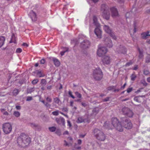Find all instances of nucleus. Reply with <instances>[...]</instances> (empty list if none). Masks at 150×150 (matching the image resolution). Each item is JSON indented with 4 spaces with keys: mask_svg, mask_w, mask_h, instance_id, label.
I'll list each match as a JSON object with an SVG mask.
<instances>
[{
    "mask_svg": "<svg viewBox=\"0 0 150 150\" xmlns=\"http://www.w3.org/2000/svg\"><path fill=\"white\" fill-rule=\"evenodd\" d=\"M17 140L18 145L22 147H25L28 145L30 141V138L25 135H21L18 138Z\"/></svg>",
    "mask_w": 150,
    "mask_h": 150,
    "instance_id": "1",
    "label": "nucleus"
},
{
    "mask_svg": "<svg viewBox=\"0 0 150 150\" xmlns=\"http://www.w3.org/2000/svg\"><path fill=\"white\" fill-rule=\"evenodd\" d=\"M93 24L96 27L95 29L94 33L98 38H101L102 31L100 29V24L98 22L97 18L96 16H93Z\"/></svg>",
    "mask_w": 150,
    "mask_h": 150,
    "instance_id": "2",
    "label": "nucleus"
},
{
    "mask_svg": "<svg viewBox=\"0 0 150 150\" xmlns=\"http://www.w3.org/2000/svg\"><path fill=\"white\" fill-rule=\"evenodd\" d=\"M101 11L103 18L106 20H108L110 16L108 7L105 4H102L101 6Z\"/></svg>",
    "mask_w": 150,
    "mask_h": 150,
    "instance_id": "3",
    "label": "nucleus"
},
{
    "mask_svg": "<svg viewBox=\"0 0 150 150\" xmlns=\"http://www.w3.org/2000/svg\"><path fill=\"white\" fill-rule=\"evenodd\" d=\"M93 133L94 136L98 140L103 141L105 139V134L100 130L97 129H95L93 131Z\"/></svg>",
    "mask_w": 150,
    "mask_h": 150,
    "instance_id": "4",
    "label": "nucleus"
},
{
    "mask_svg": "<svg viewBox=\"0 0 150 150\" xmlns=\"http://www.w3.org/2000/svg\"><path fill=\"white\" fill-rule=\"evenodd\" d=\"M103 74L102 71L99 68H96L93 71V77L97 80H100L102 78Z\"/></svg>",
    "mask_w": 150,
    "mask_h": 150,
    "instance_id": "5",
    "label": "nucleus"
},
{
    "mask_svg": "<svg viewBox=\"0 0 150 150\" xmlns=\"http://www.w3.org/2000/svg\"><path fill=\"white\" fill-rule=\"evenodd\" d=\"M121 125H122V126L123 127L128 129H131L132 126L130 120L126 118H122L121 119Z\"/></svg>",
    "mask_w": 150,
    "mask_h": 150,
    "instance_id": "6",
    "label": "nucleus"
},
{
    "mask_svg": "<svg viewBox=\"0 0 150 150\" xmlns=\"http://www.w3.org/2000/svg\"><path fill=\"white\" fill-rule=\"evenodd\" d=\"M112 124L113 126L118 131L120 132L123 131V127L121 125V124L119 123V121L117 118H112Z\"/></svg>",
    "mask_w": 150,
    "mask_h": 150,
    "instance_id": "7",
    "label": "nucleus"
},
{
    "mask_svg": "<svg viewBox=\"0 0 150 150\" xmlns=\"http://www.w3.org/2000/svg\"><path fill=\"white\" fill-rule=\"evenodd\" d=\"M103 29L108 34L110 35L114 40H116V37L114 33L112 31L111 29L108 25H105L103 27Z\"/></svg>",
    "mask_w": 150,
    "mask_h": 150,
    "instance_id": "8",
    "label": "nucleus"
},
{
    "mask_svg": "<svg viewBox=\"0 0 150 150\" xmlns=\"http://www.w3.org/2000/svg\"><path fill=\"white\" fill-rule=\"evenodd\" d=\"M3 129L6 134L9 133L12 130V126L10 124L7 123L3 125Z\"/></svg>",
    "mask_w": 150,
    "mask_h": 150,
    "instance_id": "9",
    "label": "nucleus"
},
{
    "mask_svg": "<svg viewBox=\"0 0 150 150\" xmlns=\"http://www.w3.org/2000/svg\"><path fill=\"white\" fill-rule=\"evenodd\" d=\"M123 113L129 117H132L133 115L132 111L127 108H123L122 109Z\"/></svg>",
    "mask_w": 150,
    "mask_h": 150,
    "instance_id": "10",
    "label": "nucleus"
},
{
    "mask_svg": "<svg viewBox=\"0 0 150 150\" xmlns=\"http://www.w3.org/2000/svg\"><path fill=\"white\" fill-rule=\"evenodd\" d=\"M107 52V50L105 47H99L97 52V54L99 57H102Z\"/></svg>",
    "mask_w": 150,
    "mask_h": 150,
    "instance_id": "11",
    "label": "nucleus"
},
{
    "mask_svg": "<svg viewBox=\"0 0 150 150\" xmlns=\"http://www.w3.org/2000/svg\"><path fill=\"white\" fill-rule=\"evenodd\" d=\"M90 46V42L87 40H85L81 43L80 47L84 49L87 48Z\"/></svg>",
    "mask_w": 150,
    "mask_h": 150,
    "instance_id": "12",
    "label": "nucleus"
},
{
    "mask_svg": "<svg viewBox=\"0 0 150 150\" xmlns=\"http://www.w3.org/2000/svg\"><path fill=\"white\" fill-rule=\"evenodd\" d=\"M102 61L104 64H108L110 63L111 59L108 56L105 55L102 57Z\"/></svg>",
    "mask_w": 150,
    "mask_h": 150,
    "instance_id": "13",
    "label": "nucleus"
},
{
    "mask_svg": "<svg viewBox=\"0 0 150 150\" xmlns=\"http://www.w3.org/2000/svg\"><path fill=\"white\" fill-rule=\"evenodd\" d=\"M116 51L119 53L124 54L126 53V49L122 46L120 45L117 47L116 50Z\"/></svg>",
    "mask_w": 150,
    "mask_h": 150,
    "instance_id": "14",
    "label": "nucleus"
},
{
    "mask_svg": "<svg viewBox=\"0 0 150 150\" xmlns=\"http://www.w3.org/2000/svg\"><path fill=\"white\" fill-rule=\"evenodd\" d=\"M77 122L78 123H81L82 122L89 123V121L86 117H78Z\"/></svg>",
    "mask_w": 150,
    "mask_h": 150,
    "instance_id": "15",
    "label": "nucleus"
},
{
    "mask_svg": "<svg viewBox=\"0 0 150 150\" xmlns=\"http://www.w3.org/2000/svg\"><path fill=\"white\" fill-rule=\"evenodd\" d=\"M29 15L33 21H35L37 20L36 14L35 12L32 10L31 11L29 14Z\"/></svg>",
    "mask_w": 150,
    "mask_h": 150,
    "instance_id": "16",
    "label": "nucleus"
},
{
    "mask_svg": "<svg viewBox=\"0 0 150 150\" xmlns=\"http://www.w3.org/2000/svg\"><path fill=\"white\" fill-rule=\"evenodd\" d=\"M110 10L112 13V16L113 17L118 16V13L117 9L114 7L111 8Z\"/></svg>",
    "mask_w": 150,
    "mask_h": 150,
    "instance_id": "17",
    "label": "nucleus"
},
{
    "mask_svg": "<svg viewBox=\"0 0 150 150\" xmlns=\"http://www.w3.org/2000/svg\"><path fill=\"white\" fill-rule=\"evenodd\" d=\"M105 44L109 47H111L112 46V42L110 39L106 38L105 39Z\"/></svg>",
    "mask_w": 150,
    "mask_h": 150,
    "instance_id": "18",
    "label": "nucleus"
},
{
    "mask_svg": "<svg viewBox=\"0 0 150 150\" xmlns=\"http://www.w3.org/2000/svg\"><path fill=\"white\" fill-rule=\"evenodd\" d=\"M56 121L58 124H62L63 125H64L65 124V120L63 117L57 118L56 119Z\"/></svg>",
    "mask_w": 150,
    "mask_h": 150,
    "instance_id": "19",
    "label": "nucleus"
},
{
    "mask_svg": "<svg viewBox=\"0 0 150 150\" xmlns=\"http://www.w3.org/2000/svg\"><path fill=\"white\" fill-rule=\"evenodd\" d=\"M52 61L54 62V65L56 67H59L60 64V62L59 60L57 58L53 57L52 58Z\"/></svg>",
    "mask_w": 150,
    "mask_h": 150,
    "instance_id": "20",
    "label": "nucleus"
},
{
    "mask_svg": "<svg viewBox=\"0 0 150 150\" xmlns=\"http://www.w3.org/2000/svg\"><path fill=\"white\" fill-rule=\"evenodd\" d=\"M54 102L59 105L61 103V102L59 99L57 97L54 98L53 99Z\"/></svg>",
    "mask_w": 150,
    "mask_h": 150,
    "instance_id": "21",
    "label": "nucleus"
},
{
    "mask_svg": "<svg viewBox=\"0 0 150 150\" xmlns=\"http://www.w3.org/2000/svg\"><path fill=\"white\" fill-rule=\"evenodd\" d=\"M5 40V38L4 37L0 36V47L3 45Z\"/></svg>",
    "mask_w": 150,
    "mask_h": 150,
    "instance_id": "22",
    "label": "nucleus"
},
{
    "mask_svg": "<svg viewBox=\"0 0 150 150\" xmlns=\"http://www.w3.org/2000/svg\"><path fill=\"white\" fill-rule=\"evenodd\" d=\"M37 76V77H43L44 76V74H42L41 71H39V70L36 71Z\"/></svg>",
    "mask_w": 150,
    "mask_h": 150,
    "instance_id": "23",
    "label": "nucleus"
},
{
    "mask_svg": "<svg viewBox=\"0 0 150 150\" xmlns=\"http://www.w3.org/2000/svg\"><path fill=\"white\" fill-rule=\"evenodd\" d=\"M16 40L15 36L13 35L11 39V40L10 41V43H16Z\"/></svg>",
    "mask_w": 150,
    "mask_h": 150,
    "instance_id": "24",
    "label": "nucleus"
},
{
    "mask_svg": "<svg viewBox=\"0 0 150 150\" xmlns=\"http://www.w3.org/2000/svg\"><path fill=\"white\" fill-rule=\"evenodd\" d=\"M136 77L137 76L135 75L134 72L131 76V80L132 81H134Z\"/></svg>",
    "mask_w": 150,
    "mask_h": 150,
    "instance_id": "25",
    "label": "nucleus"
},
{
    "mask_svg": "<svg viewBox=\"0 0 150 150\" xmlns=\"http://www.w3.org/2000/svg\"><path fill=\"white\" fill-rule=\"evenodd\" d=\"M139 57L140 59H142L143 57V52H142L139 49Z\"/></svg>",
    "mask_w": 150,
    "mask_h": 150,
    "instance_id": "26",
    "label": "nucleus"
},
{
    "mask_svg": "<svg viewBox=\"0 0 150 150\" xmlns=\"http://www.w3.org/2000/svg\"><path fill=\"white\" fill-rule=\"evenodd\" d=\"M56 129V128L54 127H49V130L51 132H54Z\"/></svg>",
    "mask_w": 150,
    "mask_h": 150,
    "instance_id": "27",
    "label": "nucleus"
},
{
    "mask_svg": "<svg viewBox=\"0 0 150 150\" xmlns=\"http://www.w3.org/2000/svg\"><path fill=\"white\" fill-rule=\"evenodd\" d=\"M64 145L65 146H71L72 145V143L70 142L69 143H68L65 140H64Z\"/></svg>",
    "mask_w": 150,
    "mask_h": 150,
    "instance_id": "28",
    "label": "nucleus"
},
{
    "mask_svg": "<svg viewBox=\"0 0 150 150\" xmlns=\"http://www.w3.org/2000/svg\"><path fill=\"white\" fill-rule=\"evenodd\" d=\"M19 93V91L17 89H15L13 92V94L14 96H16Z\"/></svg>",
    "mask_w": 150,
    "mask_h": 150,
    "instance_id": "29",
    "label": "nucleus"
},
{
    "mask_svg": "<svg viewBox=\"0 0 150 150\" xmlns=\"http://www.w3.org/2000/svg\"><path fill=\"white\" fill-rule=\"evenodd\" d=\"M13 115L16 117H18L20 115V113L18 111H15L14 112Z\"/></svg>",
    "mask_w": 150,
    "mask_h": 150,
    "instance_id": "30",
    "label": "nucleus"
},
{
    "mask_svg": "<svg viewBox=\"0 0 150 150\" xmlns=\"http://www.w3.org/2000/svg\"><path fill=\"white\" fill-rule=\"evenodd\" d=\"M59 111L57 110L53 112L52 114L53 115L55 116H57L59 115Z\"/></svg>",
    "mask_w": 150,
    "mask_h": 150,
    "instance_id": "31",
    "label": "nucleus"
},
{
    "mask_svg": "<svg viewBox=\"0 0 150 150\" xmlns=\"http://www.w3.org/2000/svg\"><path fill=\"white\" fill-rule=\"evenodd\" d=\"M104 126L105 128H108V129H110L112 128L110 127L108 125V123L107 122H105V123L104 124Z\"/></svg>",
    "mask_w": 150,
    "mask_h": 150,
    "instance_id": "32",
    "label": "nucleus"
},
{
    "mask_svg": "<svg viewBox=\"0 0 150 150\" xmlns=\"http://www.w3.org/2000/svg\"><path fill=\"white\" fill-rule=\"evenodd\" d=\"M149 71L148 70L144 69V74L145 75H147L149 74Z\"/></svg>",
    "mask_w": 150,
    "mask_h": 150,
    "instance_id": "33",
    "label": "nucleus"
},
{
    "mask_svg": "<svg viewBox=\"0 0 150 150\" xmlns=\"http://www.w3.org/2000/svg\"><path fill=\"white\" fill-rule=\"evenodd\" d=\"M75 95L76 96L79 98H80L81 97V95L80 93H79L78 92L76 91L75 93Z\"/></svg>",
    "mask_w": 150,
    "mask_h": 150,
    "instance_id": "34",
    "label": "nucleus"
},
{
    "mask_svg": "<svg viewBox=\"0 0 150 150\" xmlns=\"http://www.w3.org/2000/svg\"><path fill=\"white\" fill-rule=\"evenodd\" d=\"M38 79H35L32 81V83L33 84L35 85L38 82Z\"/></svg>",
    "mask_w": 150,
    "mask_h": 150,
    "instance_id": "35",
    "label": "nucleus"
},
{
    "mask_svg": "<svg viewBox=\"0 0 150 150\" xmlns=\"http://www.w3.org/2000/svg\"><path fill=\"white\" fill-rule=\"evenodd\" d=\"M131 12H127L126 15V18L127 19L129 17H130L131 15Z\"/></svg>",
    "mask_w": 150,
    "mask_h": 150,
    "instance_id": "36",
    "label": "nucleus"
},
{
    "mask_svg": "<svg viewBox=\"0 0 150 150\" xmlns=\"http://www.w3.org/2000/svg\"><path fill=\"white\" fill-rule=\"evenodd\" d=\"M141 83L145 86H146L147 85V83L146 82L145 80H142L141 81Z\"/></svg>",
    "mask_w": 150,
    "mask_h": 150,
    "instance_id": "37",
    "label": "nucleus"
},
{
    "mask_svg": "<svg viewBox=\"0 0 150 150\" xmlns=\"http://www.w3.org/2000/svg\"><path fill=\"white\" fill-rule=\"evenodd\" d=\"M146 34H147L145 33H142L141 35L142 38H145L147 36V35Z\"/></svg>",
    "mask_w": 150,
    "mask_h": 150,
    "instance_id": "38",
    "label": "nucleus"
},
{
    "mask_svg": "<svg viewBox=\"0 0 150 150\" xmlns=\"http://www.w3.org/2000/svg\"><path fill=\"white\" fill-rule=\"evenodd\" d=\"M35 90V88H31L30 89H29L28 90V93H31L32 92H33V91H34Z\"/></svg>",
    "mask_w": 150,
    "mask_h": 150,
    "instance_id": "39",
    "label": "nucleus"
},
{
    "mask_svg": "<svg viewBox=\"0 0 150 150\" xmlns=\"http://www.w3.org/2000/svg\"><path fill=\"white\" fill-rule=\"evenodd\" d=\"M45 105L48 108H50L51 107L50 104L47 102H46Z\"/></svg>",
    "mask_w": 150,
    "mask_h": 150,
    "instance_id": "40",
    "label": "nucleus"
},
{
    "mask_svg": "<svg viewBox=\"0 0 150 150\" xmlns=\"http://www.w3.org/2000/svg\"><path fill=\"white\" fill-rule=\"evenodd\" d=\"M46 100L47 102L50 103L52 101V98L49 97H47L46 98Z\"/></svg>",
    "mask_w": 150,
    "mask_h": 150,
    "instance_id": "41",
    "label": "nucleus"
},
{
    "mask_svg": "<svg viewBox=\"0 0 150 150\" xmlns=\"http://www.w3.org/2000/svg\"><path fill=\"white\" fill-rule=\"evenodd\" d=\"M68 93L70 96H71L72 98L73 99L75 98V97L72 95V92L71 91H69Z\"/></svg>",
    "mask_w": 150,
    "mask_h": 150,
    "instance_id": "42",
    "label": "nucleus"
},
{
    "mask_svg": "<svg viewBox=\"0 0 150 150\" xmlns=\"http://www.w3.org/2000/svg\"><path fill=\"white\" fill-rule=\"evenodd\" d=\"M22 50L20 48H18L16 50V52L18 53H20L22 52Z\"/></svg>",
    "mask_w": 150,
    "mask_h": 150,
    "instance_id": "43",
    "label": "nucleus"
},
{
    "mask_svg": "<svg viewBox=\"0 0 150 150\" xmlns=\"http://www.w3.org/2000/svg\"><path fill=\"white\" fill-rule=\"evenodd\" d=\"M150 62V57H147L146 58V62L148 63Z\"/></svg>",
    "mask_w": 150,
    "mask_h": 150,
    "instance_id": "44",
    "label": "nucleus"
},
{
    "mask_svg": "<svg viewBox=\"0 0 150 150\" xmlns=\"http://www.w3.org/2000/svg\"><path fill=\"white\" fill-rule=\"evenodd\" d=\"M41 83L43 84H46V81L44 79H42L41 80Z\"/></svg>",
    "mask_w": 150,
    "mask_h": 150,
    "instance_id": "45",
    "label": "nucleus"
},
{
    "mask_svg": "<svg viewBox=\"0 0 150 150\" xmlns=\"http://www.w3.org/2000/svg\"><path fill=\"white\" fill-rule=\"evenodd\" d=\"M67 51H68V50L66 49V50H65L61 52L60 53V54H61V56L63 55Z\"/></svg>",
    "mask_w": 150,
    "mask_h": 150,
    "instance_id": "46",
    "label": "nucleus"
},
{
    "mask_svg": "<svg viewBox=\"0 0 150 150\" xmlns=\"http://www.w3.org/2000/svg\"><path fill=\"white\" fill-rule=\"evenodd\" d=\"M32 99V98L31 96H28L27 97L26 100L29 101L31 100Z\"/></svg>",
    "mask_w": 150,
    "mask_h": 150,
    "instance_id": "47",
    "label": "nucleus"
},
{
    "mask_svg": "<svg viewBox=\"0 0 150 150\" xmlns=\"http://www.w3.org/2000/svg\"><path fill=\"white\" fill-rule=\"evenodd\" d=\"M45 61L44 59H42L40 61V63L41 64H44L45 62Z\"/></svg>",
    "mask_w": 150,
    "mask_h": 150,
    "instance_id": "48",
    "label": "nucleus"
},
{
    "mask_svg": "<svg viewBox=\"0 0 150 150\" xmlns=\"http://www.w3.org/2000/svg\"><path fill=\"white\" fill-rule=\"evenodd\" d=\"M132 88H129L127 90V91L128 93H129L132 91Z\"/></svg>",
    "mask_w": 150,
    "mask_h": 150,
    "instance_id": "49",
    "label": "nucleus"
},
{
    "mask_svg": "<svg viewBox=\"0 0 150 150\" xmlns=\"http://www.w3.org/2000/svg\"><path fill=\"white\" fill-rule=\"evenodd\" d=\"M132 63L131 62H128L126 64L125 66L127 67L129 66L130 65H131L132 64Z\"/></svg>",
    "mask_w": 150,
    "mask_h": 150,
    "instance_id": "50",
    "label": "nucleus"
},
{
    "mask_svg": "<svg viewBox=\"0 0 150 150\" xmlns=\"http://www.w3.org/2000/svg\"><path fill=\"white\" fill-rule=\"evenodd\" d=\"M67 122L68 126H69L70 127H71V125L70 121L69 120H68L67 121Z\"/></svg>",
    "mask_w": 150,
    "mask_h": 150,
    "instance_id": "51",
    "label": "nucleus"
},
{
    "mask_svg": "<svg viewBox=\"0 0 150 150\" xmlns=\"http://www.w3.org/2000/svg\"><path fill=\"white\" fill-rule=\"evenodd\" d=\"M74 148L75 149H81V147L80 146H77V144H75V145H74Z\"/></svg>",
    "mask_w": 150,
    "mask_h": 150,
    "instance_id": "52",
    "label": "nucleus"
},
{
    "mask_svg": "<svg viewBox=\"0 0 150 150\" xmlns=\"http://www.w3.org/2000/svg\"><path fill=\"white\" fill-rule=\"evenodd\" d=\"M71 42L72 43L75 42V44H76L78 43V41H77L76 40H73L71 41Z\"/></svg>",
    "mask_w": 150,
    "mask_h": 150,
    "instance_id": "53",
    "label": "nucleus"
},
{
    "mask_svg": "<svg viewBox=\"0 0 150 150\" xmlns=\"http://www.w3.org/2000/svg\"><path fill=\"white\" fill-rule=\"evenodd\" d=\"M82 143V141L81 139H78L77 141V144L79 145H80Z\"/></svg>",
    "mask_w": 150,
    "mask_h": 150,
    "instance_id": "54",
    "label": "nucleus"
},
{
    "mask_svg": "<svg viewBox=\"0 0 150 150\" xmlns=\"http://www.w3.org/2000/svg\"><path fill=\"white\" fill-rule=\"evenodd\" d=\"M31 125V127H36L37 126V125H36L35 124H33V123H32Z\"/></svg>",
    "mask_w": 150,
    "mask_h": 150,
    "instance_id": "55",
    "label": "nucleus"
},
{
    "mask_svg": "<svg viewBox=\"0 0 150 150\" xmlns=\"http://www.w3.org/2000/svg\"><path fill=\"white\" fill-rule=\"evenodd\" d=\"M16 108L17 110H20L21 109V107L19 105L16 106Z\"/></svg>",
    "mask_w": 150,
    "mask_h": 150,
    "instance_id": "56",
    "label": "nucleus"
},
{
    "mask_svg": "<svg viewBox=\"0 0 150 150\" xmlns=\"http://www.w3.org/2000/svg\"><path fill=\"white\" fill-rule=\"evenodd\" d=\"M85 134H80L79 135V137L83 138L85 136Z\"/></svg>",
    "mask_w": 150,
    "mask_h": 150,
    "instance_id": "57",
    "label": "nucleus"
},
{
    "mask_svg": "<svg viewBox=\"0 0 150 150\" xmlns=\"http://www.w3.org/2000/svg\"><path fill=\"white\" fill-rule=\"evenodd\" d=\"M126 83H125L124 84V85H123L121 87V89H124V88H125V86H126Z\"/></svg>",
    "mask_w": 150,
    "mask_h": 150,
    "instance_id": "58",
    "label": "nucleus"
},
{
    "mask_svg": "<svg viewBox=\"0 0 150 150\" xmlns=\"http://www.w3.org/2000/svg\"><path fill=\"white\" fill-rule=\"evenodd\" d=\"M109 97H107L105 99H104L103 100V101L105 102H106L107 101H108L109 100Z\"/></svg>",
    "mask_w": 150,
    "mask_h": 150,
    "instance_id": "59",
    "label": "nucleus"
},
{
    "mask_svg": "<svg viewBox=\"0 0 150 150\" xmlns=\"http://www.w3.org/2000/svg\"><path fill=\"white\" fill-rule=\"evenodd\" d=\"M62 110L64 112H67L68 111L67 109L65 108H63L62 109Z\"/></svg>",
    "mask_w": 150,
    "mask_h": 150,
    "instance_id": "60",
    "label": "nucleus"
},
{
    "mask_svg": "<svg viewBox=\"0 0 150 150\" xmlns=\"http://www.w3.org/2000/svg\"><path fill=\"white\" fill-rule=\"evenodd\" d=\"M138 69V66L137 65L135 66L133 68V70H136Z\"/></svg>",
    "mask_w": 150,
    "mask_h": 150,
    "instance_id": "61",
    "label": "nucleus"
},
{
    "mask_svg": "<svg viewBox=\"0 0 150 150\" xmlns=\"http://www.w3.org/2000/svg\"><path fill=\"white\" fill-rule=\"evenodd\" d=\"M69 134V132L68 131H65L64 133V134H63L64 135H65V134Z\"/></svg>",
    "mask_w": 150,
    "mask_h": 150,
    "instance_id": "62",
    "label": "nucleus"
},
{
    "mask_svg": "<svg viewBox=\"0 0 150 150\" xmlns=\"http://www.w3.org/2000/svg\"><path fill=\"white\" fill-rule=\"evenodd\" d=\"M81 104L84 107H85L86 106V104L85 103H82Z\"/></svg>",
    "mask_w": 150,
    "mask_h": 150,
    "instance_id": "63",
    "label": "nucleus"
},
{
    "mask_svg": "<svg viewBox=\"0 0 150 150\" xmlns=\"http://www.w3.org/2000/svg\"><path fill=\"white\" fill-rule=\"evenodd\" d=\"M147 81L148 82L150 83V77H148L147 79Z\"/></svg>",
    "mask_w": 150,
    "mask_h": 150,
    "instance_id": "64",
    "label": "nucleus"
}]
</instances>
